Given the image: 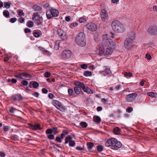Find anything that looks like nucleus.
Wrapping results in <instances>:
<instances>
[{
	"mask_svg": "<svg viewBox=\"0 0 157 157\" xmlns=\"http://www.w3.org/2000/svg\"><path fill=\"white\" fill-rule=\"evenodd\" d=\"M130 37L126 39L124 42V47L127 50H130L132 48L135 43L134 41L135 39V34L134 32H132L129 35Z\"/></svg>",
	"mask_w": 157,
	"mask_h": 157,
	"instance_id": "obj_1",
	"label": "nucleus"
},
{
	"mask_svg": "<svg viewBox=\"0 0 157 157\" xmlns=\"http://www.w3.org/2000/svg\"><path fill=\"white\" fill-rule=\"evenodd\" d=\"M111 26L113 30L118 33H123L124 32L126 29L124 25L117 20L113 21L111 23Z\"/></svg>",
	"mask_w": 157,
	"mask_h": 157,
	"instance_id": "obj_2",
	"label": "nucleus"
},
{
	"mask_svg": "<svg viewBox=\"0 0 157 157\" xmlns=\"http://www.w3.org/2000/svg\"><path fill=\"white\" fill-rule=\"evenodd\" d=\"M76 43L82 47L84 46L86 44L85 34L82 32H80L75 38Z\"/></svg>",
	"mask_w": 157,
	"mask_h": 157,
	"instance_id": "obj_3",
	"label": "nucleus"
},
{
	"mask_svg": "<svg viewBox=\"0 0 157 157\" xmlns=\"http://www.w3.org/2000/svg\"><path fill=\"white\" fill-rule=\"evenodd\" d=\"M102 44L103 46L113 47L115 45V44L111 39L108 38L107 36H105L103 38Z\"/></svg>",
	"mask_w": 157,
	"mask_h": 157,
	"instance_id": "obj_4",
	"label": "nucleus"
},
{
	"mask_svg": "<svg viewBox=\"0 0 157 157\" xmlns=\"http://www.w3.org/2000/svg\"><path fill=\"white\" fill-rule=\"evenodd\" d=\"M59 14L58 10H47L46 15L47 18L50 19L52 17H57Z\"/></svg>",
	"mask_w": 157,
	"mask_h": 157,
	"instance_id": "obj_5",
	"label": "nucleus"
},
{
	"mask_svg": "<svg viewBox=\"0 0 157 157\" xmlns=\"http://www.w3.org/2000/svg\"><path fill=\"white\" fill-rule=\"evenodd\" d=\"M137 96V94L136 93L128 94L126 96L125 100L127 102H131L135 100Z\"/></svg>",
	"mask_w": 157,
	"mask_h": 157,
	"instance_id": "obj_6",
	"label": "nucleus"
},
{
	"mask_svg": "<svg viewBox=\"0 0 157 157\" xmlns=\"http://www.w3.org/2000/svg\"><path fill=\"white\" fill-rule=\"evenodd\" d=\"M57 33L63 40H66L67 39V36L63 30L61 29H58L57 30Z\"/></svg>",
	"mask_w": 157,
	"mask_h": 157,
	"instance_id": "obj_7",
	"label": "nucleus"
},
{
	"mask_svg": "<svg viewBox=\"0 0 157 157\" xmlns=\"http://www.w3.org/2000/svg\"><path fill=\"white\" fill-rule=\"evenodd\" d=\"M116 141V139L114 138H112L107 140L105 144L106 147H109L111 148L112 145Z\"/></svg>",
	"mask_w": 157,
	"mask_h": 157,
	"instance_id": "obj_8",
	"label": "nucleus"
},
{
	"mask_svg": "<svg viewBox=\"0 0 157 157\" xmlns=\"http://www.w3.org/2000/svg\"><path fill=\"white\" fill-rule=\"evenodd\" d=\"M86 28L90 31H94L97 29L96 25L92 22H90L87 24L86 25Z\"/></svg>",
	"mask_w": 157,
	"mask_h": 157,
	"instance_id": "obj_9",
	"label": "nucleus"
},
{
	"mask_svg": "<svg viewBox=\"0 0 157 157\" xmlns=\"http://www.w3.org/2000/svg\"><path fill=\"white\" fill-rule=\"evenodd\" d=\"M148 31L152 34H157V25H154L149 27Z\"/></svg>",
	"mask_w": 157,
	"mask_h": 157,
	"instance_id": "obj_10",
	"label": "nucleus"
},
{
	"mask_svg": "<svg viewBox=\"0 0 157 157\" xmlns=\"http://www.w3.org/2000/svg\"><path fill=\"white\" fill-rule=\"evenodd\" d=\"M104 67L105 68V70L104 71H100L99 73L103 75L104 76H105L106 75V74H110L111 73V71L110 68H108L107 66H104Z\"/></svg>",
	"mask_w": 157,
	"mask_h": 157,
	"instance_id": "obj_11",
	"label": "nucleus"
},
{
	"mask_svg": "<svg viewBox=\"0 0 157 157\" xmlns=\"http://www.w3.org/2000/svg\"><path fill=\"white\" fill-rule=\"evenodd\" d=\"M101 19L103 21H105L108 18V15L106 10H101Z\"/></svg>",
	"mask_w": 157,
	"mask_h": 157,
	"instance_id": "obj_12",
	"label": "nucleus"
},
{
	"mask_svg": "<svg viewBox=\"0 0 157 157\" xmlns=\"http://www.w3.org/2000/svg\"><path fill=\"white\" fill-rule=\"evenodd\" d=\"M122 144L121 142L118 141L116 139V142L112 145L111 149L116 150L120 148Z\"/></svg>",
	"mask_w": 157,
	"mask_h": 157,
	"instance_id": "obj_13",
	"label": "nucleus"
},
{
	"mask_svg": "<svg viewBox=\"0 0 157 157\" xmlns=\"http://www.w3.org/2000/svg\"><path fill=\"white\" fill-rule=\"evenodd\" d=\"M29 126L32 129L35 130H36L37 129H41L40 125L37 123H35L34 124L29 123Z\"/></svg>",
	"mask_w": 157,
	"mask_h": 157,
	"instance_id": "obj_14",
	"label": "nucleus"
},
{
	"mask_svg": "<svg viewBox=\"0 0 157 157\" xmlns=\"http://www.w3.org/2000/svg\"><path fill=\"white\" fill-rule=\"evenodd\" d=\"M12 99L14 101H19L22 100L23 97L20 94H17L13 95L11 97Z\"/></svg>",
	"mask_w": 157,
	"mask_h": 157,
	"instance_id": "obj_15",
	"label": "nucleus"
},
{
	"mask_svg": "<svg viewBox=\"0 0 157 157\" xmlns=\"http://www.w3.org/2000/svg\"><path fill=\"white\" fill-rule=\"evenodd\" d=\"M41 5L43 6L44 8L48 10H57L56 9H54L49 6V5L48 2H44L41 3Z\"/></svg>",
	"mask_w": 157,
	"mask_h": 157,
	"instance_id": "obj_16",
	"label": "nucleus"
},
{
	"mask_svg": "<svg viewBox=\"0 0 157 157\" xmlns=\"http://www.w3.org/2000/svg\"><path fill=\"white\" fill-rule=\"evenodd\" d=\"M75 135L74 134L69 135V146L73 147L75 145V141L72 140V138H75Z\"/></svg>",
	"mask_w": 157,
	"mask_h": 157,
	"instance_id": "obj_17",
	"label": "nucleus"
},
{
	"mask_svg": "<svg viewBox=\"0 0 157 157\" xmlns=\"http://www.w3.org/2000/svg\"><path fill=\"white\" fill-rule=\"evenodd\" d=\"M109 48H106L105 51L104 55H111L113 52L112 47H109Z\"/></svg>",
	"mask_w": 157,
	"mask_h": 157,
	"instance_id": "obj_18",
	"label": "nucleus"
},
{
	"mask_svg": "<svg viewBox=\"0 0 157 157\" xmlns=\"http://www.w3.org/2000/svg\"><path fill=\"white\" fill-rule=\"evenodd\" d=\"M52 103L56 108L59 109H60L61 107V104L58 101L54 100L52 101Z\"/></svg>",
	"mask_w": 157,
	"mask_h": 157,
	"instance_id": "obj_19",
	"label": "nucleus"
},
{
	"mask_svg": "<svg viewBox=\"0 0 157 157\" xmlns=\"http://www.w3.org/2000/svg\"><path fill=\"white\" fill-rule=\"evenodd\" d=\"M81 88L85 92L88 94H92L93 93L92 91L88 87L85 86L84 84Z\"/></svg>",
	"mask_w": 157,
	"mask_h": 157,
	"instance_id": "obj_20",
	"label": "nucleus"
},
{
	"mask_svg": "<svg viewBox=\"0 0 157 157\" xmlns=\"http://www.w3.org/2000/svg\"><path fill=\"white\" fill-rule=\"evenodd\" d=\"M68 55L69 50H65L62 52V56L63 58L65 59L67 58Z\"/></svg>",
	"mask_w": 157,
	"mask_h": 157,
	"instance_id": "obj_21",
	"label": "nucleus"
},
{
	"mask_svg": "<svg viewBox=\"0 0 157 157\" xmlns=\"http://www.w3.org/2000/svg\"><path fill=\"white\" fill-rule=\"evenodd\" d=\"M94 121L98 123H100L101 121L100 117L98 116H94L93 117Z\"/></svg>",
	"mask_w": 157,
	"mask_h": 157,
	"instance_id": "obj_22",
	"label": "nucleus"
},
{
	"mask_svg": "<svg viewBox=\"0 0 157 157\" xmlns=\"http://www.w3.org/2000/svg\"><path fill=\"white\" fill-rule=\"evenodd\" d=\"M147 94L152 98H157V94L153 92H149L147 93Z\"/></svg>",
	"mask_w": 157,
	"mask_h": 157,
	"instance_id": "obj_23",
	"label": "nucleus"
},
{
	"mask_svg": "<svg viewBox=\"0 0 157 157\" xmlns=\"http://www.w3.org/2000/svg\"><path fill=\"white\" fill-rule=\"evenodd\" d=\"M120 128L118 127H115L113 131L114 133L116 135H119L120 133Z\"/></svg>",
	"mask_w": 157,
	"mask_h": 157,
	"instance_id": "obj_24",
	"label": "nucleus"
},
{
	"mask_svg": "<svg viewBox=\"0 0 157 157\" xmlns=\"http://www.w3.org/2000/svg\"><path fill=\"white\" fill-rule=\"evenodd\" d=\"M80 87H75L74 88L75 93L76 94H79L82 91Z\"/></svg>",
	"mask_w": 157,
	"mask_h": 157,
	"instance_id": "obj_25",
	"label": "nucleus"
},
{
	"mask_svg": "<svg viewBox=\"0 0 157 157\" xmlns=\"http://www.w3.org/2000/svg\"><path fill=\"white\" fill-rule=\"evenodd\" d=\"M43 18L42 17H40V18L37 20L36 21V23L37 24V25H40V24H42L43 22Z\"/></svg>",
	"mask_w": 157,
	"mask_h": 157,
	"instance_id": "obj_26",
	"label": "nucleus"
},
{
	"mask_svg": "<svg viewBox=\"0 0 157 157\" xmlns=\"http://www.w3.org/2000/svg\"><path fill=\"white\" fill-rule=\"evenodd\" d=\"M68 132L67 131L64 130L62 132L61 135V136L62 137V138H64L66 135L68 134Z\"/></svg>",
	"mask_w": 157,
	"mask_h": 157,
	"instance_id": "obj_27",
	"label": "nucleus"
},
{
	"mask_svg": "<svg viewBox=\"0 0 157 157\" xmlns=\"http://www.w3.org/2000/svg\"><path fill=\"white\" fill-rule=\"evenodd\" d=\"M86 77L90 76L92 75V73L91 71H85L83 74Z\"/></svg>",
	"mask_w": 157,
	"mask_h": 157,
	"instance_id": "obj_28",
	"label": "nucleus"
},
{
	"mask_svg": "<svg viewBox=\"0 0 157 157\" xmlns=\"http://www.w3.org/2000/svg\"><path fill=\"white\" fill-rule=\"evenodd\" d=\"M60 42L59 40L56 41L55 42V44L54 46V48L56 50H58L59 49V43Z\"/></svg>",
	"mask_w": 157,
	"mask_h": 157,
	"instance_id": "obj_29",
	"label": "nucleus"
},
{
	"mask_svg": "<svg viewBox=\"0 0 157 157\" xmlns=\"http://www.w3.org/2000/svg\"><path fill=\"white\" fill-rule=\"evenodd\" d=\"M87 145L89 150H91L92 147L94 145L93 143L91 142H89L88 143Z\"/></svg>",
	"mask_w": 157,
	"mask_h": 157,
	"instance_id": "obj_30",
	"label": "nucleus"
},
{
	"mask_svg": "<svg viewBox=\"0 0 157 157\" xmlns=\"http://www.w3.org/2000/svg\"><path fill=\"white\" fill-rule=\"evenodd\" d=\"M52 133H53L54 134L56 135L58 133L59 131L58 130V129L57 127H53L52 128Z\"/></svg>",
	"mask_w": 157,
	"mask_h": 157,
	"instance_id": "obj_31",
	"label": "nucleus"
},
{
	"mask_svg": "<svg viewBox=\"0 0 157 157\" xmlns=\"http://www.w3.org/2000/svg\"><path fill=\"white\" fill-rule=\"evenodd\" d=\"M11 2H6L4 3V6L6 9H9L10 7Z\"/></svg>",
	"mask_w": 157,
	"mask_h": 157,
	"instance_id": "obj_32",
	"label": "nucleus"
},
{
	"mask_svg": "<svg viewBox=\"0 0 157 157\" xmlns=\"http://www.w3.org/2000/svg\"><path fill=\"white\" fill-rule=\"evenodd\" d=\"M40 17L38 15L34 13L32 17V20L35 21H36Z\"/></svg>",
	"mask_w": 157,
	"mask_h": 157,
	"instance_id": "obj_33",
	"label": "nucleus"
},
{
	"mask_svg": "<svg viewBox=\"0 0 157 157\" xmlns=\"http://www.w3.org/2000/svg\"><path fill=\"white\" fill-rule=\"evenodd\" d=\"M38 48L41 51H44L45 52H46L47 54L48 55L50 54H52L50 53L49 52H48V50H45V49L42 47H39Z\"/></svg>",
	"mask_w": 157,
	"mask_h": 157,
	"instance_id": "obj_34",
	"label": "nucleus"
},
{
	"mask_svg": "<svg viewBox=\"0 0 157 157\" xmlns=\"http://www.w3.org/2000/svg\"><path fill=\"white\" fill-rule=\"evenodd\" d=\"M34 23L33 21H29L27 23V25L29 28H31L33 26Z\"/></svg>",
	"mask_w": 157,
	"mask_h": 157,
	"instance_id": "obj_35",
	"label": "nucleus"
},
{
	"mask_svg": "<svg viewBox=\"0 0 157 157\" xmlns=\"http://www.w3.org/2000/svg\"><path fill=\"white\" fill-rule=\"evenodd\" d=\"M74 84L76 86H78L82 88L84 84L79 82H74Z\"/></svg>",
	"mask_w": 157,
	"mask_h": 157,
	"instance_id": "obj_36",
	"label": "nucleus"
},
{
	"mask_svg": "<svg viewBox=\"0 0 157 157\" xmlns=\"http://www.w3.org/2000/svg\"><path fill=\"white\" fill-rule=\"evenodd\" d=\"M104 47H100L99 48V54L100 56H101L103 53L104 54L105 51H104Z\"/></svg>",
	"mask_w": 157,
	"mask_h": 157,
	"instance_id": "obj_37",
	"label": "nucleus"
},
{
	"mask_svg": "<svg viewBox=\"0 0 157 157\" xmlns=\"http://www.w3.org/2000/svg\"><path fill=\"white\" fill-rule=\"evenodd\" d=\"M3 15L6 17H9L10 13L7 10H5L3 12Z\"/></svg>",
	"mask_w": 157,
	"mask_h": 157,
	"instance_id": "obj_38",
	"label": "nucleus"
},
{
	"mask_svg": "<svg viewBox=\"0 0 157 157\" xmlns=\"http://www.w3.org/2000/svg\"><path fill=\"white\" fill-rule=\"evenodd\" d=\"M80 124L84 128H86L88 126L87 124L85 122H81Z\"/></svg>",
	"mask_w": 157,
	"mask_h": 157,
	"instance_id": "obj_39",
	"label": "nucleus"
},
{
	"mask_svg": "<svg viewBox=\"0 0 157 157\" xmlns=\"http://www.w3.org/2000/svg\"><path fill=\"white\" fill-rule=\"evenodd\" d=\"M78 25V24L77 23H73L71 24L69 27L71 29H73L76 27Z\"/></svg>",
	"mask_w": 157,
	"mask_h": 157,
	"instance_id": "obj_40",
	"label": "nucleus"
},
{
	"mask_svg": "<svg viewBox=\"0 0 157 157\" xmlns=\"http://www.w3.org/2000/svg\"><path fill=\"white\" fill-rule=\"evenodd\" d=\"M46 134H51L52 133V128H48L46 131Z\"/></svg>",
	"mask_w": 157,
	"mask_h": 157,
	"instance_id": "obj_41",
	"label": "nucleus"
},
{
	"mask_svg": "<svg viewBox=\"0 0 157 157\" xmlns=\"http://www.w3.org/2000/svg\"><path fill=\"white\" fill-rule=\"evenodd\" d=\"M63 138H62V137L57 136L56 138V140L59 143H61L62 142V140Z\"/></svg>",
	"mask_w": 157,
	"mask_h": 157,
	"instance_id": "obj_42",
	"label": "nucleus"
},
{
	"mask_svg": "<svg viewBox=\"0 0 157 157\" xmlns=\"http://www.w3.org/2000/svg\"><path fill=\"white\" fill-rule=\"evenodd\" d=\"M34 36L36 37H38L40 36V33L38 31H36L33 33Z\"/></svg>",
	"mask_w": 157,
	"mask_h": 157,
	"instance_id": "obj_43",
	"label": "nucleus"
},
{
	"mask_svg": "<svg viewBox=\"0 0 157 157\" xmlns=\"http://www.w3.org/2000/svg\"><path fill=\"white\" fill-rule=\"evenodd\" d=\"M33 82V86L34 88H36L39 86L38 83L36 82Z\"/></svg>",
	"mask_w": 157,
	"mask_h": 157,
	"instance_id": "obj_44",
	"label": "nucleus"
},
{
	"mask_svg": "<svg viewBox=\"0 0 157 157\" xmlns=\"http://www.w3.org/2000/svg\"><path fill=\"white\" fill-rule=\"evenodd\" d=\"M25 75H24V77L27 79H29L32 77V76L31 75H29L27 73L25 72Z\"/></svg>",
	"mask_w": 157,
	"mask_h": 157,
	"instance_id": "obj_45",
	"label": "nucleus"
},
{
	"mask_svg": "<svg viewBox=\"0 0 157 157\" xmlns=\"http://www.w3.org/2000/svg\"><path fill=\"white\" fill-rule=\"evenodd\" d=\"M103 149V146L101 145H99L97 146V150L99 152L101 151Z\"/></svg>",
	"mask_w": 157,
	"mask_h": 157,
	"instance_id": "obj_46",
	"label": "nucleus"
},
{
	"mask_svg": "<svg viewBox=\"0 0 157 157\" xmlns=\"http://www.w3.org/2000/svg\"><path fill=\"white\" fill-rule=\"evenodd\" d=\"M80 67L83 69H86L88 67V66L87 64H81L80 65Z\"/></svg>",
	"mask_w": 157,
	"mask_h": 157,
	"instance_id": "obj_47",
	"label": "nucleus"
},
{
	"mask_svg": "<svg viewBox=\"0 0 157 157\" xmlns=\"http://www.w3.org/2000/svg\"><path fill=\"white\" fill-rule=\"evenodd\" d=\"M18 136L17 135H13V136H12L11 137L12 140H14L16 141L18 139Z\"/></svg>",
	"mask_w": 157,
	"mask_h": 157,
	"instance_id": "obj_48",
	"label": "nucleus"
},
{
	"mask_svg": "<svg viewBox=\"0 0 157 157\" xmlns=\"http://www.w3.org/2000/svg\"><path fill=\"white\" fill-rule=\"evenodd\" d=\"M33 9L36 10H40V7L36 5H34L33 6Z\"/></svg>",
	"mask_w": 157,
	"mask_h": 157,
	"instance_id": "obj_49",
	"label": "nucleus"
},
{
	"mask_svg": "<svg viewBox=\"0 0 157 157\" xmlns=\"http://www.w3.org/2000/svg\"><path fill=\"white\" fill-rule=\"evenodd\" d=\"M21 83L24 86H27L28 84V82L26 80H23L21 82Z\"/></svg>",
	"mask_w": 157,
	"mask_h": 157,
	"instance_id": "obj_50",
	"label": "nucleus"
},
{
	"mask_svg": "<svg viewBox=\"0 0 157 157\" xmlns=\"http://www.w3.org/2000/svg\"><path fill=\"white\" fill-rule=\"evenodd\" d=\"M78 21L79 22L82 23L86 21V20L83 17H81L79 19Z\"/></svg>",
	"mask_w": 157,
	"mask_h": 157,
	"instance_id": "obj_51",
	"label": "nucleus"
},
{
	"mask_svg": "<svg viewBox=\"0 0 157 157\" xmlns=\"http://www.w3.org/2000/svg\"><path fill=\"white\" fill-rule=\"evenodd\" d=\"M47 137L49 139L53 140L54 138V136L52 134H50Z\"/></svg>",
	"mask_w": 157,
	"mask_h": 157,
	"instance_id": "obj_52",
	"label": "nucleus"
},
{
	"mask_svg": "<svg viewBox=\"0 0 157 157\" xmlns=\"http://www.w3.org/2000/svg\"><path fill=\"white\" fill-rule=\"evenodd\" d=\"M124 75L126 76L131 77L132 76V73L131 72H125L124 73Z\"/></svg>",
	"mask_w": 157,
	"mask_h": 157,
	"instance_id": "obj_53",
	"label": "nucleus"
},
{
	"mask_svg": "<svg viewBox=\"0 0 157 157\" xmlns=\"http://www.w3.org/2000/svg\"><path fill=\"white\" fill-rule=\"evenodd\" d=\"M32 94L36 97H38L39 95V94L37 92L35 91L32 92Z\"/></svg>",
	"mask_w": 157,
	"mask_h": 157,
	"instance_id": "obj_54",
	"label": "nucleus"
},
{
	"mask_svg": "<svg viewBox=\"0 0 157 157\" xmlns=\"http://www.w3.org/2000/svg\"><path fill=\"white\" fill-rule=\"evenodd\" d=\"M51 73L48 72H46L45 73L44 76L46 78L49 77L51 75Z\"/></svg>",
	"mask_w": 157,
	"mask_h": 157,
	"instance_id": "obj_55",
	"label": "nucleus"
},
{
	"mask_svg": "<svg viewBox=\"0 0 157 157\" xmlns=\"http://www.w3.org/2000/svg\"><path fill=\"white\" fill-rule=\"evenodd\" d=\"M18 21L21 23H23L25 21V19L24 18L21 17L18 19Z\"/></svg>",
	"mask_w": 157,
	"mask_h": 157,
	"instance_id": "obj_56",
	"label": "nucleus"
},
{
	"mask_svg": "<svg viewBox=\"0 0 157 157\" xmlns=\"http://www.w3.org/2000/svg\"><path fill=\"white\" fill-rule=\"evenodd\" d=\"M17 20L16 18H12L10 19V22L12 23L15 22Z\"/></svg>",
	"mask_w": 157,
	"mask_h": 157,
	"instance_id": "obj_57",
	"label": "nucleus"
},
{
	"mask_svg": "<svg viewBox=\"0 0 157 157\" xmlns=\"http://www.w3.org/2000/svg\"><path fill=\"white\" fill-rule=\"evenodd\" d=\"M10 128V127H9V126L6 125L4 126L3 130L5 131H7L9 130Z\"/></svg>",
	"mask_w": 157,
	"mask_h": 157,
	"instance_id": "obj_58",
	"label": "nucleus"
},
{
	"mask_svg": "<svg viewBox=\"0 0 157 157\" xmlns=\"http://www.w3.org/2000/svg\"><path fill=\"white\" fill-rule=\"evenodd\" d=\"M133 110V108L132 107H129L126 109V111L128 113H131Z\"/></svg>",
	"mask_w": 157,
	"mask_h": 157,
	"instance_id": "obj_59",
	"label": "nucleus"
},
{
	"mask_svg": "<svg viewBox=\"0 0 157 157\" xmlns=\"http://www.w3.org/2000/svg\"><path fill=\"white\" fill-rule=\"evenodd\" d=\"M24 31L25 33H29L31 32V30L30 29L27 28H25L24 29Z\"/></svg>",
	"mask_w": 157,
	"mask_h": 157,
	"instance_id": "obj_60",
	"label": "nucleus"
},
{
	"mask_svg": "<svg viewBox=\"0 0 157 157\" xmlns=\"http://www.w3.org/2000/svg\"><path fill=\"white\" fill-rule=\"evenodd\" d=\"M42 91L43 93H44L45 94H46L48 92V90L45 88H43L42 89Z\"/></svg>",
	"mask_w": 157,
	"mask_h": 157,
	"instance_id": "obj_61",
	"label": "nucleus"
},
{
	"mask_svg": "<svg viewBox=\"0 0 157 157\" xmlns=\"http://www.w3.org/2000/svg\"><path fill=\"white\" fill-rule=\"evenodd\" d=\"M23 10H19V11L18 12V15L20 16H21L22 15H24V13H23Z\"/></svg>",
	"mask_w": 157,
	"mask_h": 157,
	"instance_id": "obj_62",
	"label": "nucleus"
},
{
	"mask_svg": "<svg viewBox=\"0 0 157 157\" xmlns=\"http://www.w3.org/2000/svg\"><path fill=\"white\" fill-rule=\"evenodd\" d=\"M146 57L149 60L151 59V56L149 54H146Z\"/></svg>",
	"mask_w": 157,
	"mask_h": 157,
	"instance_id": "obj_63",
	"label": "nucleus"
},
{
	"mask_svg": "<svg viewBox=\"0 0 157 157\" xmlns=\"http://www.w3.org/2000/svg\"><path fill=\"white\" fill-rule=\"evenodd\" d=\"M15 110V109L14 108L12 107L11 108H10L9 110V111L12 113H14V110Z\"/></svg>",
	"mask_w": 157,
	"mask_h": 157,
	"instance_id": "obj_64",
	"label": "nucleus"
}]
</instances>
